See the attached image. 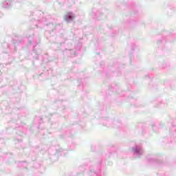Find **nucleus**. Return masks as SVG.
Returning a JSON list of instances; mask_svg holds the SVG:
<instances>
[{"mask_svg": "<svg viewBox=\"0 0 176 176\" xmlns=\"http://www.w3.org/2000/svg\"><path fill=\"white\" fill-rule=\"evenodd\" d=\"M64 19L66 21H68L69 19L72 20V16L71 15H65Z\"/></svg>", "mask_w": 176, "mask_h": 176, "instance_id": "obj_1", "label": "nucleus"}]
</instances>
